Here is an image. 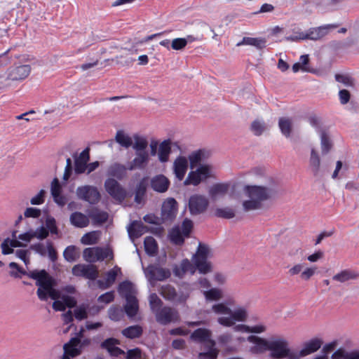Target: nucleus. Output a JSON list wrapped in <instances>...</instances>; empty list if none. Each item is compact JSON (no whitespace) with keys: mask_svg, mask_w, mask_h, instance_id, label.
Masks as SVG:
<instances>
[{"mask_svg":"<svg viewBox=\"0 0 359 359\" xmlns=\"http://www.w3.org/2000/svg\"><path fill=\"white\" fill-rule=\"evenodd\" d=\"M211 256L209 247L205 244L199 243L198 250L194 256V265L187 259L182 260L179 266H175L173 269L175 276L182 278L185 273L194 274L196 269L201 273H208L212 271V265L208 258Z\"/></svg>","mask_w":359,"mask_h":359,"instance_id":"f257e3e1","label":"nucleus"},{"mask_svg":"<svg viewBox=\"0 0 359 359\" xmlns=\"http://www.w3.org/2000/svg\"><path fill=\"white\" fill-rule=\"evenodd\" d=\"M269 185H245L243 187V193L248 198L243 202L244 211L249 212L262 208V203L271 198L276 191L273 188L274 181L269 177Z\"/></svg>","mask_w":359,"mask_h":359,"instance_id":"f03ea898","label":"nucleus"},{"mask_svg":"<svg viewBox=\"0 0 359 359\" xmlns=\"http://www.w3.org/2000/svg\"><path fill=\"white\" fill-rule=\"evenodd\" d=\"M29 275L30 278L36 280V285L38 286L36 294L40 300L46 301L50 297L55 301L61 298L60 292L54 288L55 279L46 270H34Z\"/></svg>","mask_w":359,"mask_h":359,"instance_id":"7ed1b4c3","label":"nucleus"},{"mask_svg":"<svg viewBox=\"0 0 359 359\" xmlns=\"http://www.w3.org/2000/svg\"><path fill=\"white\" fill-rule=\"evenodd\" d=\"M234 304V300L231 299L226 303H218L212 306V311L218 315H227L217 318V322L222 326L231 327L236 321L243 322L248 317L247 311L243 307H239L232 311L228 305Z\"/></svg>","mask_w":359,"mask_h":359,"instance_id":"20e7f679","label":"nucleus"},{"mask_svg":"<svg viewBox=\"0 0 359 359\" xmlns=\"http://www.w3.org/2000/svg\"><path fill=\"white\" fill-rule=\"evenodd\" d=\"M212 332L210 330L205 328H198L194 330L191 334V339L196 342L204 344L208 348V351L200 353L198 357L203 359L209 357L210 359H217L219 351L215 348V342L210 339Z\"/></svg>","mask_w":359,"mask_h":359,"instance_id":"39448f33","label":"nucleus"},{"mask_svg":"<svg viewBox=\"0 0 359 359\" xmlns=\"http://www.w3.org/2000/svg\"><path fill=\"white\" fill-rule=\"evenodd\" d=\"M270 357L273 359H297L295 351L289 347L288 341L283 337L270 338Z\"/></svg>","mask_w":359,"mask_h":359,"instance_id":"423d86ee","label":"nucleus"},{"mask_svg":"<svg viewBox=\"0 0 359 359\" xmlns=\"http://www.w3.org/2000/svg\"><path fill=\"white\" fill-rule=\"evenodd\" d=\"M119 292L124 293L126 299L125 305V311L129 317L135 316L138 311V301L136 297L130 292V284L128 282H123L119 285Z\"/></svg>","mask_w":359,"mask_h":359,"instance_id":"0eeeda50","label":"nucleus"},{"mask_svg":"<svg viewBox=\"0 0 359 359\" xmlns=\"http://www.w3.org/2000/svg\"><path fill=\"white\" fill-rule=\"evenodd\" d=\"M83 259L90 263L103 261L105 259H112L113 252L108 248H88L83 250Z\"/></svg>","mask_w":359,"mask_h":359,"instance_id":"6e6552de","label":"nucleus"},{"mask_svg":"<svg viewBox=\"0 0 359 359\" xmlns=\"http://www.w3.org/2000/svg\"><path fill=\"white\" fill-rule=\"evenodd\" d=\"M144 274L149 283L154 286L156 281H163L170 278L171 273L169 269L157 265L151 264L144 269Z\"/></svg>","mask_w":359,"mask_h":359,"instance_id":"1a4fd4ad","label":"nucleus"},{"mask_svg":"<svg viewBox=\"0 0 359 359\" xmlns=\"http://www.w3.org/2000/svg\"><path fill=\"white\" fill-rule=\"evenodd\" d=\"M154 313L156 321L161 325H168L178 322L180 320L178 311L170 306H164L158 309Z\"/></svg>","mask_w":359,"mask_h":359,"instance_id":"9d476101","label":"nucleus"},{"mask_svg":"<svg viewBox=\"0 0 359 359\" xmlns=\"http://www.w3.org/2000/svg\"><path fill=\"white\" fill-rule=\"evenodd\" d=\"M159 292L163 298L176 304L184 303L189 296L188 292H177L175 287L170 285L161 286Z\"/></svg>","mask_w":359,"mask_h":359,"instance_id":"9b49d317","label":"nucleus"},{"mask_svg":"<svg viewBox=\"0 0 359 359\" xmlns=\"http://www.w3.org/2000/svg\"><path fill=\"white\" fill-rule=\"evenodd\" d=\"M316 266L309 267L305 263H297L290 267L287 273L290 276L299 275L301 280L308 281L316 274Z\"/></svg>","mask_w":359,"mask_h":359,"instance_id":"f8f14e48","label":"nucleus"},{"mask_svg":"<svg viewBox=\"0 0 359 359\" xmlns=\"http://www.w3.org/2000/svg\"><path fill=\"white\" fill-rule=\"evenodd\" d=\"M76 194L77 197L91 204L97 203L100 198V194L97 188L90 185L79 187Z\"/></svg>","mask_w":359,"mask_h":359,"instance_id":"ddd939ff","label":"nucleus"},{"mask_svg":"<svg viewBox=\"0 0 359 359\" xmlns=\"http://www.w3.org/2000/svg\"><path fill=\"white\" fill-rule=\"evenodd\" d=\"M208 205V199L203 195L194 194L189 200V209L191 215H197L204 212Z\"/></svg>","mask_w":359,"mask_h":359,"instance_id":"4468645a","label":"nucleus"},{"mask_svg":"<svg viewBox=\"0 0 359 359\" xmlns=\"http://www.w3.org/2000/svg\"><path fill=\"white\" fill-rule=\"evenodd\" d=\"M107 192L115 200L121 202L126 197V191L114 179L109 178L104 182Z\"/></svg>","mask_w":359,"mask_h":359,"instance_id":"2eb2a0df","label":"nucleus"},{"mask_svg":"<svg viewBox=\"0 0 359 359\" xmlns=\"http://www.w3.org/2000/svg\"><path fill=\"white\" fill-rule=\"evenodd\" d=\"M210 175V167L208 165H201L195 171H191L185 181L184 185L193 184L196 186L203 180L208 178Z\"/></svg>","mask_w":359,"mask_h":359,"instance_id":"dca6fc26","label":"nucleus"},{"mask_svg":"<svg viewBox=\"0 0 359 359\" xmlns=\"http://www.w3.org/2000/svg\"><path fill=\"white\" fill-rule=\"evenodd\" d=\"M31 69V67L29 65L11 66L7 72V79L11 81L24 80L29 75Z\"/></svg>","mask_w":359,"mask_h":359,"instance_id":"f3484780","label":"nucleus"},{"mask_svg":"<svg viewBox=\"0 0 359 359\" xmlns=\"http://www.w3.org/2000/svg\"><path fill=\"white\" fill-rule=\"evenodd\" d=\"M323 341L320 338H313L304 343L302 348L299 351H295L297 359L306 357L318 351L322 346Z\"/></svg>","mask_w":359,"mask_h":359,"instance_id":"a211bd4d","label":"nucleus"},{"mask_svg":"<svg viewBox=\"0 0 359 359\" xmlns=\"http://www.w3.org/2000/svg\"><path fill=\"white\" fill-rule=\"evenodd\" d=\"M72 273L75 276H82L90 280H95L98 271L94 265L76 264L72 268Z\"/></svg>","mask_w":359,"mask_h":359,"instance_id":"6ab92c4d","label":"nucleus"},{"mask_svg":"<svg viewBox=\"0 0 359 359\" xmlns=\"http://www.w3.org/2000/svg\"><path fill=\"white\" fill-rule=\"evenodd\" d=\"M247 340L254 344L250 348V352L252 354H261L266 351H269L270 339H266L255 335H250L247 338Z\"/></svg>","mask_w":359,"mask_h":359,"instance_id":"aec40b11","label":"nucleus"},{"mask_svg":"<svg viewBox=\"0 0 359 359\" xmlns=\"http://www.w3.org/2000/svg\"><path fill=\"white\" fill-rule=\"evenodd\" d=\"M337 27L336 25H326L318 27L310 28L306 32V40L317 41L326 36L330 29Z\"/></svg>","mask_w":359,"mask_h":359,"instance_id":"412c9836","label":"nucleus"},{"mask_svg":"<svg viewBox=\"0 0 359 359\" xmlns=\"http://www.w3.org/2000/svg\"><path fill=\"white\" fill-rule=\"evenodd\" d=\"M177 203L173 198L166 199L161 208V215L163 220H172L176 215Z\"/></svg>","mask_w":359,"mask_h":359,"instance_id":"4be33fe9","label":"nucleus"},{"mask_svg":"<svg viewBox=\"0 0 359 359\" xmlns=\"http://www.w3.org/2000/svg\"><path fill=\"white\" fill-rule=\"evenodd\" d=\"M150 160L149 154L148 151L136 152L135 157L130 163L128 169L133 170L136 169H144Z\"/></svg>","mask_w":359,"mask_h":359,"instance_id":"5701e85b","label":"nucleus"},{"mask_svg":"<svg viewBox=\"0 0 359 359\" xmlns=\"http://www.w3.org/2000/svg\"><path fill=\"white\" fill-rule=\"evenodd\" d=\"M172 146H176L180 149L177 143L173 142L170 139L165 140L159 144L157 155L160 162L165 163L168 161Z\"/></svg>","mask_w":359,"mask_h":359,"instance_id":"b1692460","label":"nucleus"},{"mask_svg":"<svg viewBox=\"0 0 359 359\" xmlns=\"http://www.w3.org/2000/svg\"><path fill=\"white\" fill-rule=\"evenodd\" d=\"M359 278V273L353 269L341 270L332 276V280L339 283H346Z\"/></svg>","mask_w":359,"mask_h":359,"instance_id":"393cba45","label":"nucleus"},{"mask_svg":"<svg viewBox=\"0 0 359 359\" xmlns=\"http://www.w3.org/2000/svg\"><path fill=\"white\" fill-rule=\"evenodd\" d=\"M150 184L154 191L164 193L168 189L170 181L164 175H158L151 178Z\"/></svg>","mask_w":359,"mask_h":359,"instance_id":"a878e982","label":"nucleus"},{"mask_svg":"<svg viewBox=\"0 0 359 359\" xmlns=\"http://www.w3.org/2000/svg\"><path fill=\"white\" fill-rule=\"evenodd\" d=\"M90 159L89 149H84L80 155L75 158L74 171L76 174L83 173L87 168V163Z\"/></svg>","mask_w":359,"mask_h":359,"instance_id":"bb28decb","label":"nucleus"},{"mask_svg":"<svg viewBox=\"0 0 359 359\" xmlns=\"http://www.w3.org/2000/svg\"><path fill=\"white\" fill-rule=\"evenodd\" d=\"M188 168V161L184 156L177 157L173 163L174 173L179 180H182Z\"/></svg>","mask_w":359,"mask_h":359,"instance_id":"cd10ccee","label":"nucleus"},{"mask_svg":"<svg viewBox=\"0 0 359 359\" xmlns=\"http://www.w3.org/2000/svg\"><path fill=\"white\" fill-rule=\"evenodd\" d=\"M229 189V184L226 183H217L213 184L208 191V194L212 200L215 201L224 196Z\"/></svg>","mask_w":359,"mask_h":359,"instance_id":"c85d7f7f","label":"nucleus"},{"mask_svg":"<svg viewBox=\"0 0 359 359\" xmlns=\"http://www.w3.org/2000/svg\"><path fill=\"white\" fill-rule=\"evenodd\" d=\"M62 187L58 179L54 178L50 185L51 195L54 201L60 206L66 203V198L61 195Z\"/></svg>","mask_w":359,"mask_h":359,"instance_id":"c756f323","label":"nucleus"},{"mask_svg":"<svg viewBox=\"0 0 359 359\" xmlns=\"http://www.w3.org/2000/svg\"><path fill=\"white\" fill-rule=\"evenodd\" d=\"M121 273V269L116 266L111 270L107 272L105 282L101 280H97L99 287L102 289H107L114 284L116 280V276Z\"/></svg>","mask_w":359,"mask_h":359,"instance_id":"7c9ffc66","label":"nucleus"},{"mask_svg":"<svg viewBox=\"0 0 359 359\" xmlns=\"http://www.w3.org/2000/svg\"><path fill=\"white\" fill-rule=\"evenodd\" d=\"M80 339L78 337L72 338L69 341L63 346L65 353L69 354L71 357H75L81 354V349L79 346Z\"/></svg>","mask_w":359,"mask_h":359,"instance_id":"2f4dec72","label":"nucleus"},{"mask_svg":"<svg viewBox=\"0 0 359 359\" xmlns=\"http://www.w3.org/2000/svg\"><path fill=\"white\" fill-rule=\"evenodd\" d=\"M71 224L77 228H84L89 224V215L80 212H73L69 217Z\"/></svg>","mask_w":359,"mask_h":359,"instance_id":"473e14b6","label":"nucleus"},{"mask_svg":"<svg viewBox=\"0 0 359 359\" xmlns=\"http://www.w3.org/2000/svg\"><path fill=\"white\" fill-rule=\"evenodd\" d=\"M331 359H359V349L347 351L339 348L332 354Z\"/></svg>","mask_w":359,"mask_h":359,"instance_id":"72a5a7b5","label":"nucleus"},{"mask_svg":"<svg viewBox=\"0 0 359 359\" xmlns=\"http://www.w3.org/2000/svg\"><path fill=\"white\" fill-rule=\"evenodd\" d=\"M320 158L315 149L311 151L309 168L314 176H318L320 170Z\"/></svg>","mask_w":359,"mask_h":359,"instance_id":"f704fd0d","label":"nucleus"},{"mask_svg":"<svg viewBox=\"0 0 359 359\" xmlns=\"http://www.w3.org/2000/svg\"><path fill=\"white\" fill-rule=\"evenodd\" d=\"M266 40L264 38L243 37L242 41L238 42L236 46L248 45L254 46L259 50H262L266 47Z\"/></svg>","mask_w":359,"mask_h":359,"instance_id":"c9c22d12","label":"nucleus"},{"mask_svg":"<svg viewBox=\"0 0 359 359\" xmlns=\"http://www.w3.org/2000/svg\"><path fill=\"white\" fill-rule=\"evenodd\" d=\"M149 142L145 136L138 134L133 135V147L136 152L147 151L146 149L148 147Z\"/></svg>","mask_w":359,"mask_h":359,"instance_id":"e433bc0d","label":"nucleus"},{"mask_svg":"<svg viewBox=\"0 0 359 359\" xmlns=\"http://www.w3.org/2000/svg\"><path fill=\"white\" fill-rule=\"evenodd\" d=\"M128 231L132 239L140 237L146 231V227L141 222L134 221L128 227Z\"/></svg>","mask_w":359,"mask_h":359,"instance_id":"4c0bfd02","label":"nucleus"},{"mask_svg":"<svg viewBox=\"0 0 359 359\" xmlns=\"http://www.w3.org/2000/svg\"><path fill=\"white\" fill-rule=\"evenodd\" d=\"M147 185V178H143L137 185L135 196V201L137 203L140 204L144 201Z\"/></svg>","mask_w":359,"mask_h":359,"instance_id":"58836bf2","label":"nucleus"},{"mask_svg":"<svg viewBox=\"0 0 359 359\" xmlns=\"http://www.w3.org/2000/svg\"><path fill=\"white\" fill-rule=\"evenodd\" d=\"M126 170L127 168L125 165L120 163H114L108 168L107 174L109 176L121 180L126 175Z\"/></svg>","mask_w":359,"mask_h":359,"instance_id":"ea45409f","label":"nucleus"},{"mask_svg":"<svg viewBox=\"0 0 359 359\" xmlns=\"http://www.w3.org/2000/svg\"><path fill=\"white\" fill-rule=\"evenodd\" d=\"M115 141L124 148H129L133 144V137L129 136L123 130H118L115 135Z\"/></svg>","mask_w":359,"mask_h":359,"instance_id":"a19ab883","label":"nucleus"},{"mask_svg":"<svg viewBox=\"0 0 359 359\" xmlns=\"http://www.w3.org/2000/svg\"><path fill=\"white\" fill-rule=\"evenodd\" d=\"M214 215L217 217L229 219L236 216V210L231 207L217 208L214 210Z\"/></svg>","mask_w":359,"mask_h":359,"instance_id":"79ce46f5","label":"nucleus"},{"mask_svg":"<svg viewBox=\"0 0 359 359\" xmlns=\"http://www.w3.org/2000/svg\"><path fill=\"white\" fill-rule=\"evenodd\" d=\"M90 218L95 224H102L108 219V214L97 209L93 210L89 214Z\"/></svg>","mask_w":359,"mask_h":359,"instance_id":"37998d69","label":"nucleus"},{"mask_svg":"<svg viewBox=\"0 0 359 359\" xmlns=\"http://www.w3.org/2000/svg\"><path fill=\"white\" fill-rule=\"evenodd\" d=\"M142 327L138 325L128 327L122 330V334L127 338L135 339L140 337L142 334Z\"/></svg>","mask_w":359,"mask_h":359,"instance_id":"c03bdc74","label":"nucleus"},{"mask_svg":"<svg viewBox=\"0 0 359 359\" xmlns=\"http://www.w3.org/2000/svg\"><path fill=\"white\" fill-rule=\"evenodd\" d=\"M144 249L146 252L154 256L157 253L158 246L156 240L151 236H147L144 239Z\"/></svg>","mask_w":359,"mask_h":359,"instance_id":"a18cd8bd","label":"nucleus"},{"mask_svg":"<svg viewBox=\"0 0 359 359\" xmlns=\"http://www.w3.org/2000/svg\"><path fill=\"white\" fill-rule=\"evenodd\" d=\"M278 126L283 135L286 137L290 136L292 123L290 118L283 117L280 118L278 121Z\"/></svg>","mask_w":359,"mask_h":359,"instance_id":"49530a36","label":"nucleus"},{"mask_svg":"<svg viewBox=\"0 0 359 359\" xmlns=\"http://www.w3.org/2000/svg\"><path fill=\"white\" fill-rule=\"evenodd\" d=\"M267 129V126L262 120L256 119L250 125V130L256 135H261Z\"/></svg>","mask_w":359,"mask_h":359,"instance_id":"de8ad7c7","label":"nucleus"},{"mask_svg":"<svg viewBox=\"0 0 359 359\" xmlns=\"http://www.w3.org/2000/svg\"><path fill=\"white\" fill-rule=\"evenodd\" d=\"M100 234V233L96 231L86 233L82 236L81 242L84 245L96 244L99 241Z\"/></svg>","mask_w":359,"mask_h":359,"instance_id":"09e8293b","label":"nucleus"},{"mask_svg":"<svg viewBox=\"0 0 359 359\" xmlns=\"http://www.w3.org/2000/svg\"><path fill=\"white\" fill-rule=\"evenodd\" d=\"M170 241L176 245H182L184 241V236L182 234L180 226L172 229L169 234Z\"/></svg>","mask_w":359,"mask_h":359,"instance_id":"8fccbe9b","label":"nucleus"},{"mask_svg":"<svg viewBox=\"0 0 359 359\" xmlns=\"http://www.w3.org/2000/svg\"><path fill=\"white\" fill-rule=\"evenodd\" d=\"M320 144L323 154H327L332 147V143L325 131L320 133Z\"/></svg>","mask_w":359,"mask_h":359,"instance_id":"3c124183","label":"nucleus"},{"mask_svg":"<svg viewBox=\"0 0 359 359\" xmlns=\"http://www.w3.org/2000/svg\"><path fill=\"white\" fill-rule=\"evenodd\" d=\"M63 255L65 259L69 262H73L78 259L79 253L77 252L75 246H68L64 251Z\"/></svg>","mask_w":359,"mask_h":359,"instance_id":"603ef678","label":"nucleus"},{"mask_svg":"<svg viewBox=\"0 0 359 359\" xmlns=\"http://www.w3.org/2000/svg\"><path fill=\"white\" fill-rule=\"evenodd\" d=\"M205 299L209 301H218L223 297L222 291L219 288H211L203 293Z\"/></svg>","mask_w":359,"mask_h":359,"instance_id":"864d4df0","label":"nucleus"},{"mask_svg":"<svg viewBox=\"0 0 359 359\" xmlns=\"http://www.w3.org/2000/svg\"><path fill=\"white\" fill-rule=\"evenodd\" d=\"M88 304H84L76 307L74 311V317L79 320L86 319L88 318Z\"/></svg>","mask_w":359,"mask_h":359,"instance_id":"5fc2aeb1","label":"nucleus"},{"mask_svg":"<svg viewBox=\"0 0 359 359\" xmlns=\"http://www.w3.org/2000/svg\"><path fill=\"white\" fill-rule=\"evenodd\" d=\"M205 151L204 150H198L191 154L189 156L191 168L198 165L204 157Z\"/></svg>","mask_w":359,"mask_h":359,"instance_id":"6e6d98bb","label":"nucleus"},{"mask_svg":"<svg viewBox=\"0 0 359 359\" xmlns=\"http://www.w3.org/2000/svg\"><path fill=\"white\" fill-rule=\"evenodd\" d=\"M293 34L291 36H285V39L287 41H299L301 40H306V34L302 32L301 29H294L292 30Z\"/></svg>","mask_w":359,"mask_h":359,"instance_id":"4d7b16f0","label":"nucleus"},{"mask_svg":"<svg viewBox=\"0 0 359 359\" xmlns=\"http://www.w3.org/2000/svg\"><path fill=\"white\" fill-rule=\"evenodd\" d=\"M149 306L151 311L155 313L156 310L161 309L162 301L156 293H152L149 297Z\"/></svg>","mask_w":359,"mask_h":359,"instance_id":"13d9d810","label":"nucleus"},{"mask_svg":"<svg viewBox=\"0 0 359 359\" xmlns=\"http://www.w3.org/2000/svg\"><path fill=\"white\" fill-rule=\"evenodd\" d=\"M335 79L337 81L343 83L346 86H354L353 79L348 75L337 74L335 75Z\"/></svg>","mask_w":359,"mask_h":359,"instance_id":"bf43d9fd","label":"nucleus"},{"mask_svg":"<svg viewBox=\"0 0 359 359\" xmlns=\"http://www.w3.org/2000/svg\"><path fill=\"white\" fill-rule=\"evenodd\" d=\"M109 316L114 321H118L123 317V311L117 307H111L108 311Z\"/></svg>","mask_w":359,"mask_h":359,"instance_id":"052dcab7","label":"nucleus"},{"mask_svg":"<svg viewBox=\"0 0 359 359\" xmlns=\"http://www.w3.org/2000/svg\"><path fill=\"white\" fill-rule=\"evenodd\" d=\"M187 46V41L184 38H177L172 41L171 48L175 50H181Z\"/></svg>","mask_w":359,"mask_h":359,"instance_id":"680f3d73","label":"nucleus"},{"mask_svg":"<svg viewBox=\"0 0 359 359\" xmlns=\"http://www.w3.org/2000/svg\"><path fill=\"white\" fill-rule=\"evenodd\" d=\"M192 227H193L192 221L189 219H185L183 221L182 226L180 228L181 229V231L182 232V234L184 236L188 237L189 236V233H190L191 229H192Z\"/></svg>","mask_w":359,"mask_h":359,"instance_id":"e2e57ef3","label":"nucleus"},{"mask_svg":"<svg viewBox=\"0 0 359 359\" xmlns=\"http://www.w3.org/2000/svg\"><path fill=\"white\" fill-rule=\"evenodd\" d=\"M29 255V252L27 250H18L15 252V256L23 261L26 266H27L30 262Z\"/></svg>","mask_w":359,"mask_h":359,"instance_id":"0e129e2a","label":"nucleus"},{"mask_svg":"<svg viewBox=\"0 0 359 359\" xmlns=\"http://www.w3.org/2000/svg\"><path fill=\"white\" fill-rule=\"evenodd\" d=\"M118 343V342L117 339L114 338H109L102 343L101 346L103 348L107 349V351L110 353Z\"/></svg>","mask_w":359,"mask_h":359,"instance_id":"69168bd1","label":"nucleus"},{"mask_svg":"<svg viewBox=\"0 0 359 359\" xmlns=\"http://www.w3.org/2000/svg\"><path fill=\"white\" fill-rule=\"evenodd\" d=\"M34 236L39 240H43L48 236V231L46 227L41 226L36 230H33Z\"/></svg>","mask_w":359,"mask_h":359,"instance_id":"338daca9","label":"nucleus"},{"mask_svg":"<svg viewBox=\"0 0 359 359\" xmlns=\"http://www.w3.org/2000/svg\"><path fill=\"white\" fill-rule=\"evenodd\" d=\"M41 215V210L36 208H27L24 212L25 217L39 218Z\"/></svg>","mask_w":359,"mask_h":359,"instance_id":"774afa93","label":"nucleus"}]
</instances>
